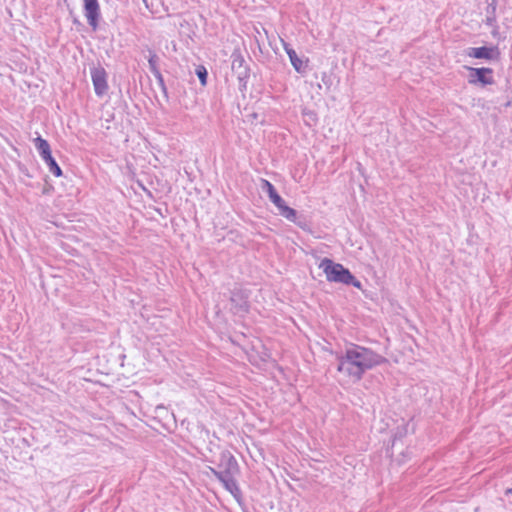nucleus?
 <instances>
[{
    "label": "nucleus",
    "mask_w": 512,
    "mask_h": 512,
    "mask_svg": "<svg viewBox=\"0 0 512 512\" xmlns=\"http://www.w3.org/2000/svg\"><path fill=\"white\" fill-rule=\"evenodd\" d=\"M53 190L52 186L45 187L42 191L43 194H49L50 191Z\"/></svg>",
    "instance_id": "cd10ccee"
},
{
    "label": "nucleus",
    "mask_w": 512,
    "mask_h": 512,
    "mask_svg": "<svg viewBox=\"0 0 512 512\" xmlns=\"http://www.w3.org/2000/svg\"><path fill=\"white\" fill-rule=\"evenodd\" d=\"M155 210L160 216L164 217V214L162 213L160 208H156Z\"/></svg>",
    "instance_id": "c756f323"
},
{
    "label": "nucleus",
    "mask_w": 512,
    "mask_h": 512,
    "mask_svg": "<svg viewBox=\"0 0 512 512\" xmlns=\"http://www.w3.org/2000/svg\"><path fill=\"white\" fill-rule=\"evenodd\" d=\"M319 268L325 273L327 281L341 283L363 290L362 283L342 264L336 263L332 259L325 257L321 260Z\"/></svg>",
    "instance_id": "f03ea898"
},
{
    "label": "nucleus",
    "mask_w": 512,
    "mask_h": 512,
    "mask_svg": "<svg viewBox=\"0 0 512 512\" xmlns=\"http://www.w3.org/2000/svg\"><path fill=\"white\" fill-rule=\"evenodd\" d=\"M249 297V290L235 286L230 290V311L236 316L244 317L250 310Z\"/></svg>",
    "instance_id": "20e7f679"
},
{
    "label": "nucleus",
    "mask_w": 512,
    "mask_h": 512,
    "mask_svg": "<svg viewBox=\"0 0 512 512\" xmlns=\"http://www.w3.org/2000/svg\"><path fill=\"white\" fill-rule=\"evenodd\" d=\"M34 146L36 150L38 151L40 157L44 161V163L47 165L49 171L55 176V177H61L63 175V171L61 167L58 165L57 161L52 155L51 147L49 142L42 138L40 135H38L34 140Z\"/></svg>",
    "instance_id": "423d86ee"
},
{
    "label": "nucleus",
    "mask_w": 512,
    "mask_h": 512,
    "mask_svg": "<svg viewBox=\"0 0 512 512\" xmlns=\"http://www.w3.org/2000/svg\"><path fill=\"white\" fill-rule=\"evenodd\" d=\"M510 105H511V102H510V101H508V102H506V103H505V105H504V106H505V107H509Z\"/></svg>",
    "instance_id": "7c9ffc66"
},
{
    "label": "nucleus",
    "mask_w": 512,
    "mask_h": 512,
    "mask_svg": "<svg viewBox=\"0 0 512 512\" xmlns=\"http://www.w3.org/2000/svg\"><path fill=\"white\" fill-rule=\"evenodd\" d=\"M331 354L338 362L337 371L354 382L362 380L367 371L388 362L386 357L374 350L355 343H349L343 351H331Z\"/></svg>",
    "instance_id": "f257e3e1"
},
{
    "label": "nucleus",
    "mask_w": 512,
    "mask_h": 512,
    "mask_svg": "<svg viewBox=\"0 0 512 512\" xmlns=\"http://www.w3.org/2000/svg\"><path fill=\"white\" fill-rule=\"evenodd\" d=\"M276 208L278 209V213L288 221L291 222L292 220H295L297 210L288 206L285 200L281 204L277 205Z\"/></svg>",
    "instance_id": "4468645a"
},
{
    "label": "nucleus",
    "mask_w": 512,
    "mask_h": 512,
    "mask_svg": "<svg viewBox=\"0 0 512 512\" xmlns=\"http://www.w3.org/2000/svg\"><path fill=\"white\" fill-rule=\"evenodd\" d=\"M295 225H297L303 231H311V224L307 220V218L302 214H296L295 220L291 221Z\"/></svg>",
    "instance_id": "dca6fc26"
},
{
    "label": "nucleus",
    "mask_w": 512,
    "mask_h": 512,
    "mask_svg": "<svg viewBox=\"0 0 512 512\" xmlns=\"http://www.w3.org/2000/svg\"><path fill=\"white\" fill-rule=\"evenodd\" d=\"M158 63H159L158 55L153 50H149L148 64H149L150 72L152 74L160 70L158 67Z\"/></svg>",
    "instance_id": "6ab92c4d"
},
{
    "label": "nucleus",
    "mask_w": 512,
    "mask_h": 512,
    "mask_svg": "<svg viewBox=\"0 0 512 512\" xmlns=\"http://www.w3.org/2000/svg\"><path fill=\"white\" fill-rule=\"evenodd\" d=\"M83 12L92 30L97 31L101 18L98 0H83Z\"/></svg>",
    "instance_id": "9b49d317"
},
{
    "label": "nucleus",
    "mask_w": 512,
    "mask_h": 512,
    "mask_svg": "<svg viewBox=\"0 0 512 512\" xmlns=\"http://www.w3.org/2000/svg\"><path fill=\"white\" fill-rule=\"evenodd\" d=\"M496 18H497L496 16H486V19H485L484 22H485V24L487 26L495 27V26H497L496 25V22H497Z\"/></svg>",
    "instance_id": "b1692460"
},
{
    "label": "nucleus",
    "mask_w": 512,
    "mask_h": 512,
    "mask_svg": "<svg viewBox=\"0 0 512 512\" xmlns=\"http://www.w3.org/2000/svg\"><path fill=\"white\" fill-rule=\"evenodd\" d=\"M230 59L232 73L236 75L238 80V89L244 94L247 91V84L251 74L250 66L239 48L233 50Z\"/></svg>",
    "instance_id": "7ed1b4c3"
},
{
    "label": "nucleus",
    "mask_w": 512,
    "mask_h": 512,
    "mask_svg": "<svg viewBox=\"0 0 512 512\" xmlns=\"http://www.w3.org/2000/svg\"><path fill=\"white\" fill-rule=\"evenodd\" d=\"M283 45L295 71L299 74H305L307 72L308 59L302 60L288 43H284Z\"/></svg>",
    "instance_id": "f8f14e48"
},
{
    "label": "nucleus",
    "mask_w": 512,
    "mask_h": 512,
    "mask_svg": "<svg viewBox=\"0 0 512 512\" xmlns=\"http://www.w3.org/2000/svg\"><path fill=\"white\" fill-rule=\"evenodd\" d=\"M505 495L508 496V495H511L512 496V487L511 488H508L506 491H505Z\"/></svg>",
    "instance_id": "c85d7f7f"
},
{
    "label": "nucleus",
    "mask_w": 512,
    "mask_h": 512,
    "mask_svg": "<svg viewBox=\"0 0 512 512\" xmlns=\"http://www.w3.org/2000/svg\"><path fill=\"white\" fill-rule=\"evenodd\" d=\"M493 28L494 29L492 30L491 34L493 37H497L499 35V28H498V26H495Z\"/></svg>",
    "instance_id": "a878e982"
},
{
    "label": "nucleus",
    "mask_w": 512,
    "mask_h": 512,
    "mask_svg": "<svg viewBox=\"0 0 512 512\" xmlns=\"http://www.w3.org/2000/svg\"><path fill=\"white\" fill-rule=\"evenodd\" d=\"M302 115L304 117V121L308 126L316 125L318 121L317 113L314 110L303 109Z\"/></svg>",
    "instance_id": "f3484780"
},
{
    "label": "nucleus",
    "mask_w": 512,
    "mask_h": 512,
    "mask_svg": "<svg viewBox=\"0 0 512 512\" xmlns=\"http://www.w3.org/2000/svg\"><path fill=\"white\" fill-rule=\"evenodd\" d=\"M153 76L156 78V81L158 83V86L160 87L161 92L163 93L164 98L166 99V101H168L169 100L168 89L165 84L164 77H163L162 73L159 70V71L153 73Z\"/></svg>",
    "instance_id": "a211bd4d"
},
{
    "label": "nucleus",
    "mask_w": 512,
    "mask_h": 512,
    "mask_svg": "<svg viewBox=\"0 0 512 512\" xmlns=\"http://www.w3.org/2000/svg\"><path fill=\"white\" fill-rule=\"evenodd\" d=\"M465 54L468 57L482 59L488 62L498 61L501 55L497 45L469 47L465 50Z\"/></svg>",
    "instance_id": "1a4fd4ad"
},
{
    "label": "nucleus",
    "mask_w": 512,
    "mask_h": 512,
    "mask_svg": "<svg viewBox=\"0 0 512 512\" xmlns=\"http://www.w3.org/2000/svg\"><path fill=\"white\" fill-rule=\"evenodd\" d=\"M195 75L198 77L201 86L205 87L208 82V70L204 65H197Z\"/></svg>",
    "instance_id": "2eb2a0df"
},
{
    "label": "nucleus",
    "mask_w": 512,
    "mask_h": 512,
    "mask_svg": "<svg viewBox=\"0 0 512 512\" xmlns=\"http://www.w3.org/2000/svg\"><path fill=\"white\" fill-rule=\"evenodd\" d=\"M261 189L266 193L269 200L275 205V207L281 204L284 199L280 196L275 186L266 179H261Z\"/></svg>",
    "instance_id": "ddd939ff"
},
{
    "label": "nucleus",
    "mask_w": 512,
    "mask_h": 512,
    "mask_svg": "<svg viewBox=\"0 0 512 512\" xmlns=\"http://www.w3.org/2000/svg\"><path fill=\"white\" fill-rule=\"evenodd\" d=\"M406 434H407V428L405 426L397 427L396 431L393 434L392 446L395 445V442L397 440L404 438L406 436Z\"/></svg>",
    "instance_id": "4be33fe9"
},
{
    "label": "nucleus",
    "mask_w": 512,
    "mask_h": 512,
    "mask_svg": "<svg viewBox=\"0 0 512 512\" xmlns=\"http://www.w3.org/2000/svg\"><path fill=\"white\" fill-rule=\"evenodd\" d=\"M498 0H486V16H496Z\"/></svg>",
    "instance_id": "412c9836"
},
{
    "label": "nucleus",
    "mask_w": 512,
    "mask_h": 512,
    "mask_svg": "<svg viewBox=\"0 0 512 512\" xmlns=\"http://www.w3.org/2000/svg\"><path fill=\"white\" fill-rule=\"evenodd\" d=\"M73 24L76 25V26H83V24L81 23V21L77 18V17H74L73 19Z\"/></svg>",
    "instance_id": "bb28decb"
},
{
    "label": "nucleus",
    "mask_w": 512,
    "mask_h": 512,
    "mask_svg": "<svg viewBox=\"0 0 512 512\" xmlns=\"http://www.w3.org/2000/svg\"><path fill=\"white\" fill-rule=\"evenodd\" d=\"M143 1H144V3H145L146 7H147V8H149V6H148V4H147V1H146V0H143Z\"/></svg>",
    "instance_id": "2f4dec72"
},
{
    "label": "nucleus",
    "mask_w": 512,
    "mask_h": 512,
    "mask_svg": "<svg viewBox=\"0 0 512 512\" xmlns=\"http://www.w3.org/2000/svg\"><path fill=\"white\" fill-rule=\"evenodd\" d=\"M469 71L468 83L470 85L486 87L495 83L493 78V69L490 67H466Z\"/></svg>",
    "instance_id": "0eeeda50"
},
{
    "label": "nucleus",
    "mask_w": 512,
    "mask_h": 512,
    "mask_svg": "<svg viewBox=\"0 0 512 512\" xmlns=\"http://www.w3.org/2000/svg\"><path fill=\"white\" fill-rule=\"evenodd\" d=\"M336 80V75L332 72H322L321 73V81L326 86L327 89H330Z\"/></svg>",
    "instance_id": "aec40b11"
},
{
    "label": "nucleus",
    "mask_w": 512,
    "mask_h": 512,
    "mask_svg": "<svg viewBox=\"0 0 512 512\" xmlns=\"http://www.w3.org/2000/svg\"><path fill=\"white\" fill-rule=\"evenodd\" d=\"M90 74L96 96H104L109 88L105 68L101 64L93 65L90 67Z\"/></svg>",
    "instance_id": "6e6552de"
},
{
    "label": "nucleus",
    "mask_w": 512,
    "mask_h": 512,
    "mask_svg": "<svg viewBox=\"0 0 512 512\" xmlns=\"http://www.w3.org/2000/svg\"><path fill=\"white\" fill-rule=\"evenodd\" d=\"M209 470L217 478V473H219V468L217 466L216 467L209 466Z\"/></svg>",
    "instance_id": "393cba45"
},
{
    "label": "nucleus",
    "mask_w": 512,
    "mask_h": 512,
    "mask_svg": "<svg viewBox=\"0 0 512 512\" xmlns=\"http://www.w3.org/2000/svg\"><path fill=\"white\" fill-rule=\"evenodd\" d=\"M219 468L217 479L238 476L240 474V467L234 455L229 450H222L217 460H211Z\"/></svg>",
    "instance_id": "39448f33"
},
{
    "label": "nucleus",
    "mask_w": 512,
    "mask_h": 512,
    "mask_svg": "<svg viewBox=\"0 0 512 512\" xmlns=\"http://www.w3.org/2000/svg\"><path fill=\"white\" fill-rule=\"evenodd\" d=\"M225 490H227L235 499L243 512H249L248 507L244 501L242 491L237 483L236 476H229L218 479Z\"/></svg>",
    "instance_id": "9d476101"
},
{
    "label": "nucleus",
    "mask_w": 512,
    "mask_h": 512,
    "mask_svg": "<svg viewBox=\"0 0 512 512\" xmlns=\"http://www.w3.org/2000/svg\"><path fill=\"white\" fill-rule=\"evenodd\" d=\"M17 167H18V170L20 172L21 175L27 177V178H32L33 175L29 172L28 168L26 167V165L22 164L21 162H19L17 164Z\"/></svg>",
    "instance_id": "5701e85b"
}]
</instances>
